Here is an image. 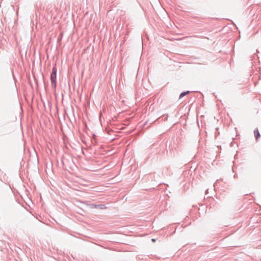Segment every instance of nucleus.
<instances>
[{
    "label": "nucleus",
    "instance_id": "obj_1",
    "mask_svg": "<svg viewBox=\"0 0 261 261\" xmlns=\"http://www.w3.org/2000/svg\"><path fill=\"white\" fill-rule=\"evenodd\" d=\"M57 69L56 67V65L55 64V66L53 67L52 69L51 73L50 74V81H51V87L54 89H56L57 86Z\"/></svg>",
    "mask_w": 261,
    "mask_h": 261
},
{
    "label": "nucleus",
    "instance_id": "obj_2",
    "mask_svg": "<svg viewBox=\"0 0 261 261\" xmlns=\"http://www.w3.org/2000/svg\"><path fill=\"white\" fill-rule=\"evenodd\" d=\"M92 207L99 209H105L107 208L105 204H92Z\"/></svg>",
    "mask_w": 261,
    "mask_h": 261
},
{
    "label": "nucleus",
    "instance_id": "obj_3",
    "mask_svg": "<svg viewBox=\"0 0 261 261\" xmlns=\"http://www.w3.org/2000/svg\"><path fill=\"white\" fill-rule=\"evenodd\" d=\"M254 136L256 140L260 137V133L257 128H255L254 130Z\"/></svg>",
    "mask_w": 261,
    "mask_h": 261
},
{
    "label": "nucleus",
    "instance_id": "obj_4",
    "mask_svg": "<svg viewBox=\"0 0 261 261\" xmlns=\"http://www.w3.org/2000/svg\"><path fill=\"white\" fill-rule=\"evenodd\" d=\"M190 93V91H185V92H181L180 95H179V99H181L182 98V97H184L185 96H186L187 94H189Z\"/></svg>",
    "mask_w": 261,
    "mask_h": 261
},
{
    "label": "nucleus",
    "instance_id": "obj_5",
    "mask_svg": "<svg viewBox=\"0 0 261 261\" xmlns=\"http://www.w3.org/2000/svg\"><path fill=\"white\" fill-rule=\"evenodd\" d=\"M168 118V114H164L161 117H160L159 119H162V120L166 121L167 120Z\"/></svg>",
    "mask_w": 261,
    "mask_h": 261
},
{
    "label": "nucleus",
    "instance_id": "obj_6",
    "mask_svg": "<svg viewBox=\"0 0 261 261\" xmlns=\"http://www.w3.org/2000/svg\"><path fill=\"white\" fill-rule=\"evenodd\" d=\"M220 180H221V179H220ZM220 179H217L216 182L214 184V187H215L216 185L217 184V183H218V182L219 181Z\"/></svg>",
    "mask_w": 261,
    "mask_h": 261
},
{
    "label": "nucleus",
    "instance_id": "obj_7",
    "mask_svg": "<svg viewBox=\"0 0 261 261\" xmlns=\"http://www.w3.org/2000/svg\"><path fill=\"white\" fill-rule=\"evenodd\" d=\"M151 241H152L153 242H155V240L154 239H151Z\"/></svg>",
    "mask_w": 261,
    "mask_h": 261
},
{
    "label": "nucleus",
    "instance_id": "obj_8",
    "mask_svg": "<svg viewBox=\"0 0 261 261\" xmlns=\"http://www.w3.org/2000/svg\"><path fill=\"white\" fill-rule=\"evenodd\" d=\"M208 193V189H207L205 191V194H206Z\"/></svg>",
    "mask_w": 261,
    "mask_h": 261
}]
</instances>
